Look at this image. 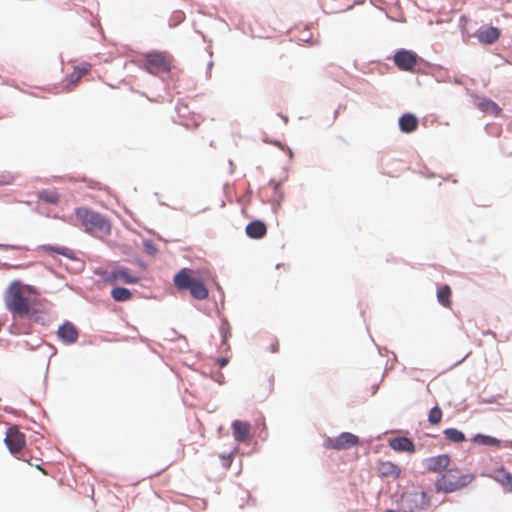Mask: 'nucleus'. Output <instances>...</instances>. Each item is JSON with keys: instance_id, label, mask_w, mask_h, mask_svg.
Instances as JSON below:
<instances>
[{"instance_id": "nucleus-1", "label": "nucleus", "mask_w": 512, "mask_h": 512, "mask_svg": "<svg viewBox=\"0 0 512 512\" xmlns=\"http://www.w3.org/2000/svg\"><path fill=\"white\" fill-rule=\"evenodd\" d=\"M38 292L20 280L12 281L4 292V302L13 317L31 318L36 313Z\"/></svg>"}, {"instance_id": "nucleus-2", "label": "nucleus", "mask_w": 512, "mask_h": 512, "mask_svg": "<svg viewBox=\"0 0 512 512\" xmlns=\"http://www.w3.org/2000/svg\"><path fill=\"white\" fill-rule=\"evenodd\" d=\"M75 215L85 228V231L93 236L103 238L110 234L111 224L101 214L84 207H79L75 210Z\"/></svg>"}, {"instance_id": "nucleus-3", "label": "nucleus", "mask_w": 512, "mask_h": 512, "mask_svg": "<svg viewBox=\"0 0 512 512\" xmlns=\"http://www.w3.org/2000/svg\"><path fill=\"white\" fill-rule=\"evenodd\" d=\"M175 287L179 291L189 290L191 296L197 300H204L209 292L202 279L196 276V271L183 268L173 278Z\"/></svg>"}, {"instance_id": "nucleus-4", "label": "nucleus", "mask_w": 512, "mask_h": 512, "mask_svg": "<svg viewBox=\"0 0 512 512\" xmlns=\"http://www.w3.org/2000/svg\"><path fill=\"white\" fill-rule=\"evenodd\" d=\"M472 480L473 476L471 474H463L458 469H448L436 481V489L437 491L450 493L467 486Z\"/></svg>"}, {"instance_id": "nucleus-5", "label": "nucleus", "mask_w": 512, "mask_h": 512, "mask_svg": "<svg viewBox=\"0 0 512 512\" xmlns=\"http://www.w3.org/2000/svg\"><path fill=\"white\" fill-rule=\"evenodd\" d=\"M173 57L166 52L152 51L144 55L143 67L152 75L168 73L172 68Z\"/></svg>"}, {"instance_id": "nucleus-6", "label": "nucleus", "mask_w": 512, "mask_h": 512, "mask_svg": "<svg viewBox=\"0 0 512 512\" xmlns=\"http://www.w3.org/2000/svg\"><path fill=\"white\" fill-rule=\"evenodd\" d=\"M358 443L359 438L356 435L350 432H343L337 437H328L324 441V447L333 450H346L358 445Z\"/></svg>"}, {"instance_id": "nucleus-7", "label": "nucleus", "mask_w": 512, "mask_h": 512, "mask_svg": "<svg viewBox=\"0 0 512 512\" xmlns=\"http://www.w3.org/2000/svg\"><path fill=\"white\" fill-rule=\"evenodd\" d=\"M418 60L419 56L415 52L406 49L398 50L393 57L394 64L398 69L408 72L414 71Z\"/></svg>"}, {"instance_id": "nucleus-8", "label": "nucleus", "mask_w": 512, "mask_h": 512, "mask_svg": "<svg viewBox=\"0 0 512 512\" xmlns=\"http://www.w3.org/2000/svg\"><path fill=\"white\" fill-rule=\"evenodd\" d=\"M6 446L13 455H17L25 446V435L16 426L8 428L4 439Z\"/></svg>"}, {"instance_id": "nucleus-9", "label": "nucleus", "mask_w": 512, "mask_h": 512, "mask_svg": "<svg viewBox=\"0 0 512 512\" xmlns=\"http://www.w3.org/2000/svg\"><path fill=\"white\" fill-rule=\"evenodd\" d=\"M91 70V64L83 63L79 66H75L73 71L65 78V87L69 91L74 88L81 78L88 74Z\"/></svg>"}, {"instance_id": "nucleus-10", "label": "nucleus", "mask_w": 512, "mask_h": 512, "mask_svg": "<svg viewBox=\"0 0 512 512\" xmlns=\"http://www.w3.org/2000/svg\"><path fill=\"white\" fill-rule=\"evenodd\" d=\"M376 471L381 478H391L396 480L401 475V468L391 461H379Z\"/></svg>"}, {"instance_id": "nucleus-11", "label": "nucleus", "mask_w": 512, "mask_h": 512, "mask_svg": "<svg viewBox=\"0 0 512 512\" xmlns=\"http://www.w3.org/2000/svg\"><path fill=\"white\" fill-rule=\"evenodd\" d=\"M232 431L233 436L236 441L242 443H248L250 441L251 435V425L249 422L235 420L232 423Z\"/></svg>"}, {"instance_id": "nucleus-12", "label": "nucleus", "mask_w": 512, "mask_h": 512, "mask_svg": "<svg viewBox=\"0 0 512 512\" xmlns=\"http://www.w3.org/2000/svg\"><path fill=\"white\" fill-rule=\"evenodd\" d=\"M500 36V30L497 27L493 26L480 28L476 33V37L479 40V42L485 45H491L495 43L496 41H498Z\"/></svg>"}, {"instance_id": "nucleus-13", "label": "nucleus", "mask_w": 512, "mask_h": 512, "mask_svg": "<svg viewBox=\"0 0 512 512\" xmlns=\"http://www.w3.org/2000/svg\"><path fill=\"white\" fill-rule=\"evenodd\" d=\"M58 337L66 344H73L77 341L79 333L71 322H65L57 330Z\"/></svg>"}, {"instance_id": "nucleus-14", "label": "nucleus", "mask_w": 512, "mask_h": 512, "mask_svg": "<svg viewBox=\"0 0 512 512\" xmlns=\"http://www.w3.org/2000/svg\"><path fill=\"white\" fill-rule=\"evenodd\" d=\"M110 282H123L125 284H136L140 278L133 275L128 269L121 268L113 270L109 276Z\"/></svg>"}, {"instance_id": "nucleus-15", "label": "nucleus", "mask_w": 512, "mask_h": 512, "mask_svg": "<svg viewBox=\"0 0 512 512\" xmlns=\"http://www.w3.org/2000/svg\"><path fill=\"white\" fill-rule=\"evenodd\" d=\"M449 463H450L449 456L447 454H441V455L427 458L425 460V467L429 471L439 472V471L447 468Z\"/></svg>"}, {"instance_id": "nucleus-16", "label": "nucleus", "mask_w": 512, "mask_h": 512, "mask_svg": "<svg viewBox=\"0 0 512 512\" xmlns=\"http://www.w3.org/2000/svg\"><path fill=\"white\" fill-rule=\"evenodd\" d=\"M389 446L397 452L413 453L415 445L413 441L407 437H396L389 441Z\"/></svg>"}, {"instance_id": "nucleus-17", "label": "nucleus", "mask_w": 512, "mask_h": 512, "mask_svg": "<svg viewBox=\"0 0 512 512\" xmlns=\"http://www.w3.org/2000/svg\"><path fill=\"white\" fill-rule=\"evenodd\" d=\"M418 126V118L412 113H405L399 118V128L404 133L416 131Z\"/></svg>"}, {"instance_id": "nucleus-18", "label": "nucleus", "mask_w": 512, "mask_h": 512, "mask_svg": "<svg viewBox=\"0 0 512 512\" xmlns=\"http://www.w3.org/2000/svg\"><path fill=\"white\" fill-rule=\"evenodd\" d=\"M37 250L49 256L58 254L67 258H73V251L66 246L45 244L38 246Z\"/></svg>"}, {"instance_id": "nucleus-19", "label": "nucleus", "mask_w": 512, "mask_h": 512, "mask_svg": "<svg viewBox=\"0 0 512 512\" xmlns=\"http://www.w3.org/2000/svg\"><path fill=\"white\" fill-rule=\"evenodd\" d=\"M492 477L505 490L512 492V473L508 472L504 467H500L493 471Z\"/></svg>"}, {"instance_id": "nucleus-20", "label": "nucleus", "mask_w": 512, "mask_h": 512, "mask_svg": "<svg viewBox=\"0 0 512 512\" xmlns=\"http://www.w3.org/2000/svg\"><path fill=\"white\" fill-rule=\"evenodd\" d=\"M246 233L250 238L260 239L267 233V227L264 222L255 220L246 226Z\"/></svg>"}, {"instance_id": "nucleus-21", "label": "nucleus", "mask_w": 512, "mask_h": 512, "mask_svg": "<svg viewBox=\"0 0 512 512\" xmlns=\"http://www.w3.org/2000/svg\"><path fill=\"white\" fill-rule=\"evenodd\" d=\"M476 106L482 112L493 116H498L501 113V108L498 104L488 98H478Z\"/></svg>"}, {"instance_id": "nucleus-22", "label": "nucleus", "mask_w": 512, "mask_h": 512, "mask_svg": "<svg viewBox=\"0 0 512 512\" xmlns=\"http://www.w3.org/2000/svg\"><path fill=\"white\" fill-rule=\"evenodd\" d=\"M408 500L415 503V509H424L429 506L430 500L424 491L414 492L408 495Z\"/></svg>"}, {"instance_id": "nucleus-23", "label": "nucleus", "mask_w": 512, "mask_h": 512, "mask_svg": "<svg viewBox=\"0 0 512 512\" xmlns=\"http://www.w3.org/2000/svg\"><path fill=\"white\" fill-rule=\"evenodd\" d=\"M452 291L448 285H442L437 290V299L438 301L446 308H450Z\"/></svg>"}, {"instance_id": "nucleus-24", "label": "nucleus", "mask_w": 512, "mask_h": 512, "mask_svg": "<svg viewBox=\"0 0 512 512\" xmlns=\"http://www.w3.org/2000/svg\"><path fill=\"white\" fill-rule=\"evenodd\" d=\"M111 296L117 302H124L132 298V293L127 288L115 287L111 291Z\"/></svg>"}, {"instance_id": "nucleus-25", "label": "nucleus", "mask_w": 512, "mask_h": 512, "mask_svg": "<svg viewBox=\"0 0 512 512\" xmlns=\"http://www.w3.org/2000/svg\"><path fill=\"white\" fill-rule=\"evenodd\" d=\"M445 438L454 442V443H461L465 441V435L463 432L456 428H448L444 430Z\"/></svg>"}, {"instance_id": "nucleus-26", "label": "nucleus", "mask_w": 512, "mask_h": 512, "mask_svg": "<svg viewBox=\"0 0 512 512\" xmlns=\"http://www.w3.org/2000/svg\"><path fill=\"white\" fill-rule=\"evenodd\" d=\"M39 199L50 204H56L59 201V194L54 190H44L38 195Z\"/></svg>"}, {"instance_id": "nucleus-27", "label": "nucleus", "mask_w": 512, "mask_h": 512, "mask_svg": "<svg viewBox=\"0 0 512 512\" xmlns=\"http://www.w3.org/2000/svg\"><path fill=\"white\" fill-rule=\"evenodd\" d=\"M442 410L435 406L433 407L428 414V421L431 425H438L442 420Z\"/></svg>"}, {"instance_id": "nucleus-28", "label": "nucleus", "mask_w": 512, "mask_h": 512, "mask_svg": "<svg viewBox=\"0 0 512 512\" xmlns=\"http://www.w3.org/2000/svg\"><path fill=\"white\" fill-rule=\"evenodd\" d=\"M477 438L481 439V443L486 444V445H492V446H497V447L500 445V441L491 436L478 435Z\"/></svg>"}, {"instance_id": "nucleus-29", "label": "nucleus", "mask_w": 512, "mask_h": 512, "mask_svg": "<svg viewBox=\"0 0 512 512\" xmlns=\"http://www.w3.org/2000/svg\"><path fill=\"white\" fill-rule=\"evenodd\" d=\"M220 458H221L222 466L225 469L230 468L232 461H233V454L230 453L228 455H221Z\"/></svg>"}, {"instance_id": "nucleus-30", "label": "nucleus", "mask_w": 512, "mask_h": 512, "mask_svg": "<svg viewBox=\"0 0 512 512\" xmlns=\"http://www.w3.org/2000/svg\"><path fill=\"white\" fill-rule=\"evenodd\" d=\"M227 362H228V360L224 359V358L219 360V364H220L221 367H224L227 364Z\"/></svg>"}, {"instance_id": "nucleus-31", "label": "nucleus", "mask_w": 512, "mask_h": 512, "mask_svg": "<svg viewBox=\"0 0 512 512\" xmlns=\"http://www.w3.org/2000/svg\"><path fill=\"white\" fill-rule=\"evenodd\" d=\"M37 468H38V469H39L43 474H47V472H46L43 468H41L40 466H37Z\"/></svg>"}, {"instance_id": "nucleus-32", "label": "nucleus", "mask_w": 512, "mask_h": 512, "mask_svg": "<svg viewBox=\"0 0 512 512\" xmlns=\"http://www.w3.org/2000/svg\"><path fill=\"white\" fill-rule=\"evenodd\" d=\"M6 249H14L15 247L14 246H10V245H5L4 246Z\"/></svg>"}, {"instance_id": "nucleus-33", "label": "nucleus", "mask_w": 512, "mask_h": 512, "mask_svg": "<svg viewBox=\"0 0 512 512\" xmlns=\"http://www.w3.org/2000/svg\"><path fill=\"white\" fill-rule=\"evenodd\" d=\"M276 351H277L276 346H273V352H276Z\"/></svg>"}, {"instance_id": "nucleus-34", "label": "nucleus", "mask_w": 512, "mask_h": 512, "mask_svg": "<svg viewBox=\"0 0 512 512\" xmlns=\"http://www.w3.org/2000/svg\"><path fill=\"white\" fill-rule=\"evenodd\" d=\"M276 351H277L276 346H273V352H276Z\"/></svg>"}]
</instances>
